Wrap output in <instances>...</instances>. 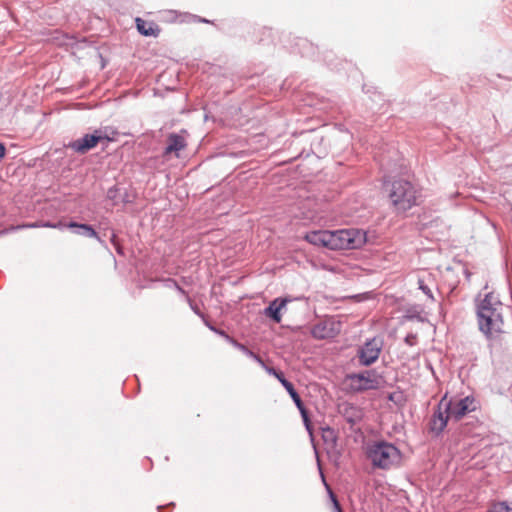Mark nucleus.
<instances>
[{
  "instance_id": "nucleus-1",
  "label": "nucleus",
  "mask_w": 512,
  "mask_h": 512,
  "mask_svg": "<svg viewBox=\"0 0 512 512\" xmlns=\"http://www.w3.org/2000/svg\"><path fill=\"white\" fill-rule=\"evenodd\" d=\"M384 190L388 193L391 205L396 213H405L419 205L421 191L409 180L399 178L392 182L384 181Z\"/></svg>"
},
{
  "instance_id": "nucleus-2",
  "label": "nucleus",
  "mask_w": 512,
  "mask_h": 512,
  "mask_svg": "<svg viewBox=\"0 0 512 512\" xmlns=\"http://www.w3.org/2000/svg\"><path fill=\"white\" fill-rule=\"evenodd\" d=\"M502 310L503 303L494 292L482 298V333L489 340L500 338L503 333Z\"/></svg>"
},
{
  "instance_id": "nucleus-3",
  "label": "nucleus",
  "mask_w": 512,
  "mask_h": 512,
  "mask_svg": "<svg viewBox=\"0 0 512 512\" xmlns=\"http://www.w3.org/2000/svg\"><path fill=\"white\" fill-rule=\"evenodd\" d=\"M365 455L373 468L381 470H390L399 466L402 459L400 449L385 440L368 443L365 448Z\"/></svg>"
},
{
  "instance_id": "nucleus-4",
  "label": "nucleus",
  "mask_w": 512,
  "mask_h": 512,
  "mask_svg": "<svg viewBox=\"0 0 512 512\" xmlns=\"http://www.w3.org/2000/svg\"><path fill=\"white\" fill-rule=\"evenodd\" d=\"M330 236V250L358 249L366 242V233L355 228L330 231Z\"/></svg>"
},
{
  "instance_id": "nucleus-5",
  "label": "nucleus",
  "mask_w": 512,
  "mask_h": 512,
  "mask_svg": "<svg viewBox=\"0 0 512 512\" xmlns=\"http://www.w3.org/2000/svg\"><path fill=\"white\" fill-rule=\"evenodd\" d=\"M346 378L351 382V390L357 393L368 390H376L381 386L380 377L376 375L375 370L351 373L348 374Z\"/></svg>"
},
{
  "instance_id": "nucleus-6",
  "label": "nucleus",
  "mask_w": 512,
  "mask_h": 512,
  "mask_svg": "<svg viewBox=\"0 0 512 512\" xmlns=\"http://www.w3.org/2000/svg\"><path fill=\"white\" fill-rule=\"evenodd\" d=\"M450 408L451 400H448L447 394H445L439 401L429 422V430L434 436H440L446 428L448 420L451 417V415L448 414Z\"/></svg>"
},
{
  "instance_id": "nucleus-7",
  "label": "nucleus",
  "mask_w": 512,
  "mask_h": 512,
  "mask_svg": "<svg viewBox=\"0 0 512 512\" xmlns=\"http://www.w3.org/2000/svg\"><path fill=\"white\" fill-rule=\"evenodd\" d=\"M102 140L110 141L111 139L99 129L95 130L93 133L85 134L83 137L69 142L66 147L71 148L79 154H85L96 147Z\"/></svg>"
},
{
  "instance_id": "nucleus-8",
  "label": "nucleus",
  "mask_w": 512,
  "mask_h": 512,
  "mask_svg": "<svg viewBox=\"0 0 512 512\" xmlns=\"http://www.w3.org/2000/svg\"><path fill=\"white\" fill-rule=\"evenodd\" d=\"M382 349L381 341L376 338L368 339L357 351V357L361 366H370L377 361Z\"/></svg>"
},
{
  "instance_id": "nucleus-9",
  "label": "nucleus",
  "mask_w": 512,
  "mask_h": 512,
  "mask_svg": "<svg viewBox=\"0 0 512 512\" xmlns=\"http://www.w3.org/2000/svg\"><path fill=\"white\" fill-rule=\"evenodd\" d=\"M279 382L285 388L287 393L290 395V397L293 400L295 406L297 407V409L299 410V412L301 414V417L303 419V423H304L307 431L311 434V423H310V418H309L308 410L305 407V405H304V403H303L299 393L295 389L293 383L290 382L289 380H287L285 378V376L282 377V379H280Z\"/></svg>"
},
{
  "instance_id": "nucleus-10",
  "label": "nucleus",
  "mask_w": 512,
  "mask_h": 512,
  "mask_svg": "<svg viewBox=\"0 0 512 512\" xmlns=\"http://www.w3.org/2000/svg\"><path fill=\"white\" fill-rule=\"evenodd\" d=\"M476 408L475 398L473 396H466L455 404L451 400V408L448 410V414L451 415V418L455 421H459L468 413L474 412Z\"/></svg>"
},
{
  "instance_id": "nucleus-11",
  "label": "nucleus",
  "mask_w": 512,
  "mask_h": 512,
  "mask_svg": "<svg viewBox=\"0 0 512 512\" xmlns=\"http://www.w3.org/2000/svg\"><path fill=\"white\" fill-rule=\"evenodd\" d=\"M68 229H70L72 233L76 235L84 236L87 238H95L101 245L106 247V243L101 239L97 231L90 224L70 221L68 222Z\"/></svg>"
},
{
  "instance_id": "nucleus-12",
  "label": "nucleus",
  "mask_w": 512,
  "mask_h": 512,
  "mask_svg": "<svg viewBox=\"0 0 512 512\" xmlns=\"http://www.w3.org/2000/svg\"><path fill=\"white\" fill-rule=\"evenodd\" d=\"M304 239L314 245L330 249V230H313L305 234Z\"/></svg>"
},
{
  "instance_id": "nucleus-13",
  "label": "nucleus",
  "mask_w": 512,
  "mask_h": 512,
  "mask_svg": "<svg viewBox=\"0 0 512 512\" xmlns=\"http://www.w3.org/2000/svg\"><path fill=\"white\" fill-rule=\"evenodd\" d=\"M288 300L285 298H275L264 309V314L275 323L281 321V310L286 307Z\"/></svg>"
},
{
  "instance_id": "nucleus-14",
  "label": "nucleus",
  "mask_w": 512,
  "mask_h": 512,
  "mask_svg": "<svg viewBox=\"0 0 512 512\" xmlns=\"http://www.w3.org/2000/svg\"><path fill=\"white\" fill-rule=\"evenodd\" d=\"M167 142V146L163 151L164 156L171 154L172 152H179L186 147L185 139L177 133H170L168 135Z\"/></svg>"
},
{
  "instance_id": "nucleus-15",
  "label": "nucleus",
  "mask_w": 512,
  "mask_h": 512,
  "mask_svg": "<svg viewBox=\"0 0 512 512\" xmlns=\"http://www.w3.org/2000/svg\"><path fill=\"white\" fill-rule=\"evenodd\" d=\"M137 31L143 36H158L160 29L154 22L146 21L140 17L135 19Z\"/></svg>"
},
{
  "instance_id": "nucleus-16",
  "label": "nucleus",
  "mask_w": 512,
  "mask_h": 512,
  "mask_svg": "<svg viewBox=\"0 0 512 512\" xmlns=\"http://www.w3.org/2000/svg\"><path fill=\"white\" fill-rule=\"evenodd\" d=\"M318 468H319V472H320V476L322 478V481L327 489V492H328V496L332 502V506H333V512H344L339 501H338V498L337 496L335 495V493L332 491V489L330 488V486L327 484L326 482V479H325V476H324V473L322 471V468H321V465H320V462L318 461Z\"/></svg>"
},
{
  "instance_id": "nucleus-17",
  "label": "nucleus",
  "mask_w": 512,
  "mask_h": 512,
  "mask_svg": "<svg viewBox=\"0 0 512 512\" xmlns=\"http://www.w3.org/2000/svg\"><path fill=\"white\" fill-rule=\"evenodd\" d=\"M312 334L317 339H325L332 336V333L327 330V325L325 323L315 325L312 330Z\"/></svg>"
},
{
  "instance_id": "nucleus-18",
  "label": "nucleus",
  "mask_w": 512,
  "mask_h": 512,
  "mask_svg": "<svg viewBox=\"0 0 512 512\" xmlns=\"http://www.w3.org/2000/svg\"><path fill=\"white\" fill-rule=\"evenodd\" d=\"M161 282L164 284L165 287L170 288V289H175L179 294L183 295L184 297H186V295H188L186 290L183 289L178 284V282L173 278H164L161 280Z\"/></svg>"
},
{
  "instance_id": "nucleus-19",
  "label": "nucleus",
  "mask_w": 512,
  "mask_h": 512,
  "mask_svg": "<svg viewBox=\"0 0 512 512\" xmlns=\"http://www.w3.org/2000/svg\"><path fill=\"white\" fill-rule=\"evenodd\" d=\"M121 191L122 190L117 185H114L107 190L106 197L108 200L112 201L114 206L120 203Z\"/></svg>"
},
{
  "instance_id": "nucleus-20",
  "label": "nucleus",
  "mask_w": 512,
  "mask_h": 512,
  "mask_svg": "<svg viewBox=\"0 0 512 512\" xmlns=\"http://www.w3.org/2000/svg\"><path fill=\"white\" fill-rule=\"evenodd\" d=\"M204 324L209 330H211L215 334L224 338L228 343H229V340H231L233 338L223 329H219L216 326H214L208 319H204Z\"/></svg>"
},
{
  "instance_id": "nucleus-21",
  "label": "nucleus",
  "mask_w": 512,
  "mask_h": 512,
  "mask_svg": "<svg viewBox=\"0 0 512 512\" xmlns=\"http://www.w3.org/2000/svg\"><path fill=\"white\" fill-rule=\"evenodd\" d=\"M323 431V434H322V438L324 440V442H332V443H335L336 440H337V436H336V433H335V430L329 426L325 427L322 429Z\"/></svg>"
},
{
  "instance_id": "nucleus-22",
  "label": "nucleus",
  "mask_w": 512,
  "mask_h": 512,
  "mask_svg": "<svg viewBox=\"0 0 512 512\" xmlns=\"http://www.w3.org/2000/svg\"><path fill=\"white\" fill-rule=\"evenodd\" d=\"M229 344H231L234 348L238 349L239 351H241L244 355H246L247 357L249 356H252L253 355V351L250 350L247 346H245L244 344L240 343L239 341H237L236 339L232 338L231 340H229Z\"/></svg>"
},
{
  "instance_id": "nucleus-23",
  "label": "nucleus",
  "mask_w": 512,
  "mask_h": 512,
  "mask_svg": "<svg viewBox=\"0 0 512 512\" xmlns=\"http://www.w3.org/2000/svg\"><path fill=\"white\" fill-rule=\"evenodd\" d=\"M489 512H512V503L499 502L494 505L493 509Z\"/></svg>"
},
{
  "instance_id": "nucleus-24",
  "label": "nucleus",
  "mask_w": 512,
  "mask_h": 512,
  "mask_svg": "<svg viewBox=\"0 0 512 512\" xmlns=\"http://www.w3.org/2000/svg\"><path fill=\"white\" fill-rule=\"evenodd\" d=\"M418 289L421 290L430 300L434 301V296L430 287L422 279H418Z\"/></svg>"
},
{
  "instance_id": "nucleus-25",
  "label": "nucleus",
  "mask_w": 512,
  "mask_h": 512,
  "mask_svg": "<svg viewBox=\"0 0 512 512\" xmlns=\"http://www.w3.org/2000/svg\"><path fill=\"white\" fill-rule=\"evenodd\" d=\"M185 300H186V302L189 304V307L191 308V310H192V311H193L197 316H199L203 321H204V319H207V318L205 317V315L201 312V310H200L199 306H198L197 304H195V303L191 300V298L189 297V295H186Z\"/></svg>"
},
{
  "instance_id": "nucleus-26",
  "label": "nucleus",
  "mask_w": 512,
  "mask_h": 512,
  "mask_svg": "<svg viewBox=\"0 0 512 512\" xmlns=\"http://www.w3.org/2000/svg\"><path fill=\"white\" fill-rule=\"evenodd\" d=\"M407 320H418L423 321L420 312L416 308H409L404 316Z\"/></svg>"
},
{
  "instance_id": "nucleus-27",
  "label": "nucleus",
  "mask_w": 512,
  "mask_h": 512,
  "mask_svg": "<svg viewBox=\"0 0 512 512\" xmlns=\"http://www.w3.org/2000/svg\"><path fill=\"white\" fill-rule=\"evenodd\" d=\"M269 375L274 376L278 381L284 377V373L280 370L275 369L274 367H270L268 365L263 368Z\"/></svg>"
},
{
  "instance_id": "nucleus-28",
  "label": "nucleus",
  "mask_w": 512,
  "mask_h": 512,
  "mask_svg": "<svg viewBox=\"0 0 512 512\" xmlns=\"http://www.w3.org/2000/svg\"><path fill=\"white\" fill-rule=\"evenodd\" d=\"M474 310L478 325L480 326V292L474 296Z\"/></svg>"
},
{
  "instance_id": "nucleus-29",
  "label": "nucleus",
  "mask_w": 512,
  "mask_h": 512,
  "mask_svg": "<svg viewBox=\"0 0 512 512\" xmlns=\"http://www.w3.org/2000/svg\"><path fill=\"white\" fill-rule=\"evenodd\" d=\"M416 340H417V335L414 334V333H408L405 338H404V342L405 344H407L408 346H414L416 345Z\"/></svg>"
},
{
  "instance_id": "nucleus-30",
  "label": "nucleus",
  "mask_w": 512,
  "mask_h": 512,
  "mask_svg": "<svg viewBox=\"0 0 512 512\" xmlns=\"http://www.w3.org/2000/svg\"><path fill=\"white\" fill-rule=\"evenodd\" d=\"M131 200L129 199V195L126 190L121 191L120 193V203L127 204L130 203Z\"/></svg>"
},
{
  "instance_id": "nucleus-31",
  "label": "nucleus",
  "mask_w": 512,
  "mask_h": 512,
  "mask_svg": "<svg viewBox=\"0 0 512 512\" xmlns=\"http://www.w3.org/2000/svg\"><path fill=\"white\" fill-rule=\"evenodd\" d=\"M249 358L253 359L255 362H257L262 368L266 366V363L263 361V359L256 353L253 352L252 356H249Z\"/></svg>"
},
{
  "instance_id": "nucleus-32",
  "label": "nucleus",
  "mask_w": 512,
  "mask_h": 512,
  "mask_svg": "<svg viewBox=\"0 0 512 512\" xmlns=\"http://www.w3.org/2000/svg\"><path fill=\"white\" fill-rule=\"evenodd\" d=\"M249 358L253 359L255 362H257L262 368L266 366V363L263 361V359L256 353L253 352L252 356H249Z\"/></svg>"
},
{
  "instance_id": "nucleus-33",
  "label": "nucleus",
  "mask_w": 512,
  "mask_h": 512,
  "mask_svg": "<svg viewBox=\"0 0 512 512\" xmlns=\"http://www.w3.org/2000/svg\"><path fill=\"white\" fill-rule=\"evenodd\" d=\"M249 358L253 359L255 362H257L262 368L266 366V363L263 361V359L256 353L253 352L252 356H249Z\"/></svg>"
},
{
  "instance_id": "nucleus-34",
  "label": "nucleus",
  "mask_w": 512,
  "mask_h": 512,
  "mask_svg": "<svg viewBox=\"0 0 512 512\" xmlns=\"http://www.w3.org/2000/svg\"><path fill=\"white\" fill-rule=\"evenodd\" d=\"M21 228H39V221L31 222V223H25L23 225H20L17 227V229Z\"/></svg>"
},
{
  "instance_id": "nucleus-35",
  "label": "nucleus",
  "mask_w": 512,
  "mask_h": 512,
  "mask_svg": "<svg viewBox=\"0 0 512 512\" xmlns=\"http://www.w3.org/2000/svg\"><path fill=\"white\" fill-rule=\"evenodd\" d=\"M55 222L52 221H39V228H53L54 229Z\"/></svg>"
},
{
  "instance_id": "nucleus-36",
  "label": "nucleus",
  "mask_w": 512,
  "mask_h": 512,
  "mask_svg": "<svg viewBox=\"0 0 512 512\" xmlns=\"http://www.w3.org/2000/svg\"><path fill=\"white\" fill-rule=\"evenodd\" d=\"M54 229H58V230L68 229V223H65L63 221H57V222H55Z\"/></svg>"
},
{
  "instance_id": "nucleus-37",
  "label": "nucleus",
  "mask_w": 512,
  "mask_h": 512,
  "mask_svg": "<svg viewBox=\"0 0 512 512\" xmlns=\"http://www.w3.org/2000/svg\"><path fill=\"white\" fill-rule=\"evenodd\" d=\"M193 18H194V21H196V22H200V23H211V21H210V20H208V19H206V18H202V17H200V16H196V15H194V16H193Z\"/></svg>"
},
{
  "instance_id": "nucleus-38",
  "label": "nucleus",
  "mask_w": 512,
  "mask_h": 512,
  "mask_svg": "<svg viewBox=\"0 0 512 512\" xmlns=\"http://www.w3.org/2000/svg\"><path fill=\"white\" fill-rule=\"evenodd\" d=\"M6 147L3 143L0 142V161L5 157Z\"/></svg>"
},
{
  "instance_id": "nucleus-39",
  "label": "nucleus",
  "mask_w": 512,
  "mask_h": 512,
  "mask_svg": "<svg viewBox=\"0 0 512 512\" xmlns=\"http://www.w3.org/2000/svg\"><path fill=\"white\" fill-rule=\"evenodd\" d=\"M113 246H114V248H115L116 252H117L119 255H123V254H124L123 247H122L119 243H117V244H115V245H113Z\"/></svg>"
},
{
  "instance_id": "nucleus-40",
  "label": "nucleus",
  "mask_w": 512,
  "mask_h": 512,
  "mask_svg": "<svg viewBox=\"0 0 512 512\" xmlns=\"http://www.w3.org/2000/svg\"><path fill=\"white\" fill-rule=\"evenodd\" d=\"M110 241H111V243H112L113 245H115V244L119 243V242L117 241V237H116L115 233H113V234H112V236H111V238H110Z\"/></svg>"
},
{
  "instance_id": "nucleus-41",
  "label": "nucleus",
  "mask_w": 512,
  "mask_h": 512,
  "mask_svg": "<svg viewBox=\"0 0 512 512\" xmlns=\"http://www.w3.org/2000/svg\"><path fill=\"white\" fill-rule=\"evenodd\" d=\"M347 421L351 424H355L356 423V420L353 418V417H348L347 418Z\"/></svg>"
},
{
  "instance_id": "nucleus-42",
  "label": "nucleus",
  "mask_w": 512,
  "mask_h": 512,
  "mask_svg": "<svg viewBox=\"0 0 512 512\" xmlns=\"http://www.w3.org/2000/svg\"><path fill=\"white\" fill-rule=\"evenodd\" d=\"M165 507H166V506H164V505H159V506H157V510H158V512H163V509H164Z\"/></svg>"
},
{
  "instance_id": "nucleus-43",
  "label": "nucleus",
  "mask_w": 512,
  "mask_h": 512,
  "mask_svg": "<svg viewBox=\"0 0 512 512\" xmlns=\"http://www.w3.org/2000/svg\"><path fill=\"white\" fill-rule=\"evenodd\" d=\"M166 506L174 507V506H175V503H174V502H170V503H169V504H167Z\"/></svg>"
}]
</instances>
